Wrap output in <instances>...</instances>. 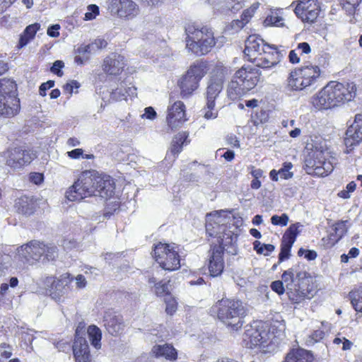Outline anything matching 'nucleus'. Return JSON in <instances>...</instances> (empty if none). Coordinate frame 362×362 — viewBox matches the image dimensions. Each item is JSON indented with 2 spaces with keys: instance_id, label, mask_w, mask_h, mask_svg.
Wrapping results in <instances>:
<instances>
[{
  "instance_id": "1",
  "label": "nucleus",
  "mask_w": 362,
  "mask_h": 362,
  "mask_svg": "<svg viewBox=\"0 0 362 362\" xmlns=\"http://www.w3.org/2000/svg\"><path fill=\"white\" fill-rule=\"evenodd\" d=\"M302 267L303 265L300 263L293 265L284 272L281 281H274L270 286L272 291L279 295L286 292L293 304H299L314 296L313 279Z\"/></svg>"
},
{
  "instance_id": "2",
  "label": "nucleus",
  "mask_w": 362,
  "mask_h": 362,
  "mask_svg": "<svg viewBox=\"0 0 362 362\" xmlns=\"http://www.w3.org/2000/svg\"><path fill=\"white\" fill-rule=\"evenodd\" d=\"M186 34V47L197 55L209 53L216 45L214 33L210 28H199L194 23H187L185 26Z\"/></svg>"
},
{
  "instance_id": "3",
  "label": "nucleus",
  "mask_w": 362,
  "mask_h": 362,
  "mask_svg": "<svg viewBox=\"0 0 362 362\" xmlns=\"http://www.w3.org/2000/svg\"><path fill=\"white\" fill-rule=\"evenodd\" d=\"M247 310L241 300L229 298L218 300L212 308V311L217 313L218 319L233 330L242 327Z\"/></svg>"
},
{
  "instance_id": "4",
  "label": "nucleus",
  "mask_w": 362,
  "mask_h": 362,
  "mask_svg": "<svg viewBox=\"0 0 362 362\" xmlns=\"http://www.w3.org/2000/svg\"><path fill=\"white\" fill-rule=\"evenodd\" d=\"M260 73L250 65L243 66L234 74L227 88L228 96L233 100L240 98L257 84Z\"/></svg>"
},
{
  "instance_id": "5",
  "label": "nucleus",
  "mask_w": 362,
  "mask_h": 362,
  "mask_svg": "<svg viewBox=\"0 0 362 362\" xmlns=\"http://www.w3.org/2000/svg\"><path fill=\"white\" fill-rule=\"evenodd\" d=\"M225 78L226 71L223 69L217 68L213 71L206 88V105L202 109L204 117L206 119H214L218 117L215 100L223 89Z\"/></svg>"
},
{
  "instance_id": "6",
  "label": "nucleus",
  "mask_w": 362,
  "mask_h": 362,
  "mask_svg": "<svg viewBox=\"0 0 362 362\" xmlns=\"http://www.w3.org/2000/svg\"><path fill=\"white\" fill-rule=\"evenodd\" d=\"M16 90V84L13 81L0 79V116L11 117L18 113L20 101Z\"/></svg>"
},
{
  "instance_id": "7",
  "label": "nucleus",
  "mask_w": 362,
  "mask_h": 362,
  "mask_svg": "<svg viewBox=\"0 0 362 362\" xmlns=\"http://www.w3.org/2000/svg\"><path fill=\"white\" fill-rule=\"evenodd\" d=\"M153 257L165 270L175 271L181 266L178 252L166 243H159L155 246Z\"/></svg>"
},
{
  "instance_id": "8",
  "label": "nucleus",
  "mask_w": 362,
  "mask_h": 362,
  "mask_svg": "<svg viewBox=\"0 0 362 362\" xmlns=\"http://www.w3.org/2000/svg\"><path fill=\"white\" fill-rule=\"evenodd\" d=\"M114 180L108 175L92 170V197L107 200L115 193Z\"/></svg>"
},
{
  "instance_id": "9",
  "label": "nucleus",
  "mask_w": 362,
  "mask_h": 362,
  "mask_svg": "<svg viewBox=\"0 0 362 362\" xmlns=\"http://www.w3.org/2000/svg\"><path fill=\"white\" fill-rule=\"evenodd\" d=\"M202 64H194L178 82L181 95L187 97L198 87L199 81L204 76L205 71Z\"/></svg>"
},
{
  "instance_id": "10",
  "label": "nucleus",
  "mask_w": 362,
  "mask_h": 362,
  "mask_svg": "<svg viewBox=\"0 0 362 362\" xmlns=\"http://www.w3.org/2000/svg\"><path fill=\"white\" fill-rule=\"evenodd\" d=\"M327 90V97L330 98L333 107L351 100L356 95L354 85L346 86L341 83L330 82L325 86Z\"/></svg>"
},
{
  "instance_id": "11",
  "label": "nucleus",
  "mask_w": 362,
  "mask_h": 362,
  "mask_svg": "<svg viewBox=\"0 0 362 362\" xmlns=\"http://www.w3.org/2000/svg\"><path fill=\"white\" fill-rule=\"evenodd\" d=\"M35 157L33 153L21 147L9 148L1 155L6 165L13 169H20L30 163Z\"/></svg>"
},
{
  "instance_id": "12",
  "label": "nucleus",
  "mask_w": 362,
  "mask_h": 362,
  "mask_svg": "<svg viewBox=\"0 0 362 362\" xmlns=\"http://www.w3.org/2000/svg\"><path fill=\"white\" fill-rule=\"evenodd\" d=\"M90 170H84L79 175L77 181L66 192V198L71 202L81 201L90 197Z\"/></svg>"
},
{
  "instance_id": "13",
  "label": "nucleus",
  "mask_w": 362,
  "mask_h": 362,
  "mask_svg": "<svg viewBox=\"0 0 362 362\" xmlns=\"http://www.w3.org/2000/svg\"><path fill=\"white\" fill-rule=\"evenodd\" d=\"M108 9L112 15L126 20L134 18L140 11L138 4L132 0H110Z\"/></svg>"
},
{
  "instance_id": "14",
  "label": "nucleus",
  "mask_w": 362,
  "mask_h": 362,
  "mask_svg": "<svg viewBox=\"0 0 362 362\" xmlns=\"http://www.w3.org/2000/svg\"><path fill=\"white\" fill-rule=\"evenodd\" d=\"M85 323H78L75 334L73 345V352L76 362H90V350L86 339L83 337L85 334Z\"/></svg>"
},
{
  "instance_id": "15",
  "label": "nucleus",
  "mask_w": 362,
  "mask_h": 362,
  "mask_svg": "<svg viewBox=\"0 0 362 362\" xmlns=\"http://www.w3.org/2000/svg\"><path fill=\"white\" fill-rule=\"evenodd\" d=\"M269 340L270 334L262 325L261 326L252 325L245 332L244 341L250 349L257 346L264 348L267 346Z\"/></svg>"
},
{
  "instance_id": "16",
  "label": "nucleus",
  "mask_w": 362,
  "mask_h": 362,
  "mask_svg": "<svg viewBox=\"0 0 362 362\" xmlns=\"http://www.w3.org/2000/svg\"><path fill=\"white\" fill-rule=\"evenodd\" d=\"M46 250V245L37 240H31L28 244L21 246L18 249V257L22 261L33 264V261H40Z\"/></svg>"
},
{
  "instance_id": "17",
  "label": "nucleus",
  "mask_w": 362,
  "mask_h": 362,
  "mask_svg": "<svg viewBox=\"0 0 362 362\" xmlns=\"http://www.w3.org/2000/svg\"><path fill=\"white\" fill-rule=\"evenodd\" d=\"M73 280L69 274L62 276L60 279L55 280L54 276H47L45 279V286L49 291L51 297L56 300H59L68 290V284Z\"/></svg>"
},
{
  "instance_id": "18",
  "label": "nucleus",
  "mask_w": 362,
  "mask_h": 362,
  "mask_svg": "<svg viewBox=\"0 0 362 362\" xmlns=\"http://www.w3.org/2000/svg\"><path fill=\"white\" fill-rule=\"evenodd\" d=\"M320 7L317 0L301 1L295 8L294 12L303 21L313 23L318 17Z\"/></svg>"
},
{
  "instance_id": "19",
  "label": "nucleus",
  "mask_w": 362,
  "mask_h": 362,
  "mask_svg": "<svg viewBox=\"0 0 362 362\" xmlns=\"http://www.w3.org/2000/svg\"><path fill=\"white\" fill-rule=\"evenodd\" d=\"M186 120L185 105L182 101H175L168 106L166 121L172 130L180 128Z\"/></svg>"
},
{
  "instance_id": "20",
  "label": "nucleus",
  "mask_w": 362,
  "mask_h": 362,
  "mask_svg": "<svg viewBox=\"0 0 362 362\" xmlns=\"http://www.w3.org/2000/svg\"><path fill=\"white\" fill-rule=\"evenodd\" d=\"M362 141V113L355 115L354 122L348 127L344 138L346 148H353Z\"/></svg>"
},
{
  "instance_id": "21",
  "label": "nucleus",
  "mask_w": 362,
  "mask_h": 362,
  "mask_svg": "<svg viewBox=\"0 0 362 362\" xmlns=\"http://www.w3.org/2000/svg\"><path fill=\"white\" fill-rule=\"evenodd\" d=\"M275 48L264 43L263 39L252 35H250L245 41V48L244 53L249 58V60H253L255 57L261 56L262 53L266 52L267 49H274Z\"/></svg>"
},
{
  "instance_id": "22",
  "label": "nucleus",
  "mask_w": 362,
  "mask_h": 362,
  "mask_svg": "<svg viewBox=\"0 0 362 362\" xmlns=\"http://www.w3.org/2000/svg\"><path fill=\"white\" fill-rule=\"evenodd\" d=\"M227 230L225 218L216 214L207 215L206 231L209 236L218 238Z\"/></svg>"
},
{
  "instance_id": "23",
  "label": "nucleus",
  "mask_w": 362,
  "mask_h": 362,
  "mask_svg": "<svg viewBox=\"0 0 362 362\" xmlns=\"http://www.w3.org/2000/svg\"><path fill=\"white\" fill-rule=\"evenodd\" d=\"M124 57L117 53H111L103 62V69L110 75H118L125 66Z\"/></svg>"
},
{
  "instance_id": "24",
  "label": "nucleus",
  "mask_w": 362,
  "mask_h": 362,
  "mask_svg": "<svg viewBox=\"0 0 362 362\" xmlns=\"http://www.w3.org/2000/svg\"><path fill=\"white\" fill-rule=\"evenodd\" d=\"M103 321L107 331L112 335L119 334L124 327L122 316L113 310L105 312Z\"/></svg>"
},
{
  "instance_id": "25",
  "label": "nucleus",
  "mask_w": 362,
  "mask_h": 362,
  "mask_svg": "<svg viewBox=\"0 0 362 362\" xmlns=\"http://www.w3.org/2000/svg\"><path fill=\"white\" fill-rule=\"evenodd\" d=\"M14 207L17 213L29 217L35 213L39 205L33 197L22 196L16 199Z\"/></svg>"
},
{
  "instance_id": "26",
  "label": "nucleus",
  "mask_w": 362,
  "mask_h": 362,
  "mask_svg": "<svg viewBox=\"0 0 362 362\" xmlns=\"http://www.w3.org/2000/svg\"><path fill=\"white\" fill-rule=\"evenodd\" d=\"M236 240L237 235H235L231 230L228 229L225 233L218 236V246L215 245L213 248H220L222 250V255L224 251L231 255H236Z\"/></svg>"
},
{
  "instance_id": "27",
  "label": "nucleus",
  "mask_w": 362,
  "mask_h": 362,
  "mask_svg": "<svg viewBox=\"0 0 362 362\" xmlns=\"http://www.w3.org/2000/svg\"><path fill=\"white\" fill-rule=\"evenodd\" d=\"M210 252L209 270L211 276H218L222 273L224 267L222 250L220 248H213Z\"/></svg>"
},
{
  "instance_id": "28",
  "label": "nucleus",
  "mask_w": 362,
  "mask_h": 362,
  "mask_svg": "<svg viewBox=\"0 0 362 362\" xmlns=\"http://www.w3.org/2000/svg\"><path fill=\"white\" fill-rule=\"evenodd\" d=\"M267 49L266 52L262 53L261 56L253 58V62L256 64V66L263 69L269 68L276 64L278 62L279 52L277 51H270Z\"/></svg>"
},
{
  "instance_id": "29",
  "label": "nucleus",
  "mask_w": 362,
  "mask_h": 362,
  "mask_svg": "<svg viewBox=\"0 0 362 362\" xmlns=\"http://www.w3.org/2000/svg\"><path fill=\"white\" fill-rule=\"evenodd\" d=\"M298 70L305 81L304 84L308 86L314 85L320 76V70L317 66H307Z\"/></svg>"
},
{
  "instance_id": "30",
  "label": "nucleus",
  "mask_w": 362,
  "mask_h": 362,
  "mask_svg": "<svg viewBox=\"0 0 362 362\" xmlns=\"http://www.w3.org/2000/svg\"><path fill=\"white\" fill-rule=\"evenodd\" d=\"M152 352L156 357H164L170 361L176 360L177 356L175 349L168 344L153 346Z\"/></svg>"
},
{
  "instance_id": "31",
  "label": "nucleus",
  "mask_w": 362,
  "mask_h": 362,
  "mask_svg": "<svg viewBox=\"0 0 362 362\" xmlns=\"http://www.w3.org/2000/svg\"><path fill=\"white\" fill-rule=\"evenodd\" d=\"M327 90L324 87L316 95L312 98L311 103L315 108L321 110L334 107L330 101V98L326 96Z\"/></svg>"
},
{
  "instance_id": "32",
  "label": "nucleus",
  "mask_w": 362,
  "mask_h": 362,
  "mask_svg": "<svg viewBox=\"0 0 362 362\" xmlns=\"http://www.w3.org/2000/svg\"><path fill=\"white\" fill-rule=\"evenodd\" d=\"M282 362H310V356L305 349H292L286 354Z\"/></svg>"
},
{
  "instance_id": "33",
  "label": "nucleus",
  "mask_w": 362,
  "mask_h": 362,
  "mask_svg": "<svg viewBox=\"0 0 362 362\" xmlns=\"http://www.w3.org/2000/svg\"><path fill=\"white\" fill-rule=\"evenodd\" d=\"M40 28V24L37 23L28 25L20 36L18 48H22L27 45L35 37L36 33Z\"/></svg>"
},
{
  "instance_id": "34",
  "label": "nucleus",
  "mask_w": 362,
  "mask_h": 362,
  "mask_svg": "<svg viewBox=\"0 0 362 362\" xmlns=\"http://www.w3.org/2000/svg\"><path fill=\"white\" fill-rule=\"evenodd\" d=\"M298 70H295L290 74L288 78V87L292 90H301L307 87V84H304V79L301 78Z\"/></svg>"
},
{
  "instance_id": "35",
  "label": "nucleus",
  "mask_w": 362,
  "mask_h": 362,
  "mask_svg": "<svg viewBox=\"0 0 362 362\" xmlns=\"http://www.w3.org/2000/svg\"><path fill=\"white\" fill-rule=\"evenodd\" d=\"M189 134L186 132H181L176 134L173 139L170 147V153L173 156L177 155L182 148L185 144H187V139Z\"/></svg>"
},
{
  "instance_id": "36",
  "label": "nucleus",
  "mask_w": 362,
  "mask_h": 362,
  "mask_svg": "<svg viewBox=\"0 0 362 362\" xmlns=\"http://www.w3.org/2000/svg\"><path fill=\"white\" fill-rule=\"evenodd\" d=\"M325 159L324 153L322 151H315L313 152L312 157L305 160L306 166L312 168L314 173L316 174L317 167H321L323 160Z\"/></svg>"
},
{
  "instance_id": "37",
  "label": "nucleus",
  "mask_w": 362,
  "mask_h": 362,
  "mask_svg": "<svg viewBox=\"0 0 362 362\" xmlns=\"http://www.w3.org/2000/svg\"><path fill=\"white\" fill-rule=\"evenodd\" d=\"M89 49V45H81L77 48L74 58L77 64L82 65L88 61L90 53Z\"/></svg>"
},
{
  "instance_id": "38",
  "label": "nucleus",
  "mask_w": 362,
  "mask_h": 362,
  "mask_svg": "<svg viewBox=\"0 0 362 362\" xmlns=\"http://www.w3.org/2000/svg\"><path fill=\"white\" fill-rule=\"evenodd\" d=\"M349 296L354 309L358 312H362V283L358 289L349 293Z\"/></svg>"
},
{
  "instance_id": "39",
  "label": "nucleus",
  "mask_w": 362,
  "mask_h": 362,
  "mask_svg": "<svg viewBox=\"0 0 362 362\" xmlns=\"http://www.w3.org/2000/svg\"><path fill=\"white\" fill-rule=\"evenodd\" d=\"M136 90V88L130 87L125 92H123L122 88H117L110 93V99L113 101L127 100V95H133Z\"/></svg>"
},
{
  "instance_id": "40",
  "label": "nucleus",
  "mask_w": 362,
  "mask_h": 362,
  "mask_svg": "<svg viewBox=\"0 0 362 362\" xmlns=\"http://www.w3.org/2000/svg\"><path fill=\"white\" fill-rule=\"evenodd\" d=\"M302 226L300 223L291 224L284 235L283 240H286L291 243H294L296 236L300 233L298 228Z\"/></svg>"
},
{
  "instance_id": "41",
  "label": "nucleus",
  "mask_w": 362,
  "mask_h": 362,
  "mask_svg": "<svg viewBox=\"0 0 362 362\" xmlns=\"http://www.w3.org/2000/svg\"><path fill=\"white\" fill-rule=\"evenodd\" d=\"M169 283L170 281H160L158 283L155 284V293L157 296L164 297L165 298L168 295H171L169 290Z\"/></svg>"
},
{
  "instance_id": "42",
  "label": "nucleus",
  "mask_w": 362,
  "mask_h": 362,
  "mask_svg": "<svg viewBox=\"0 0 362 362\" xmlns=\"http://www.w3.org/2000/svg\"><path fill=\"white\" fill-rule=\"evenodd\" d=\"M293 243L287 241L286 240H282L281 245V251L279 255V262H281L285 259H287L290 257V252Z\"/></svg>"
},
{
  "instance_id": "43",
  "label": "nucleus",
  "mask_w": 362,
  "mask_h": 362,
  "mask_svg": "<svg viewBox=\"0 0 362 362\" xmlns=\"http://www.w3.org/2000/svg\"><path fill=\"white\" fill-rule=\"evenodd\" d=\"M58 257V249L55 245L49 244L46 245V250L42 259V262L53 261Z\"/></svg>"
},
{
  "instance_id": "44",
  "label": "nucleus",
  "mask_w": 362,
  "mask_h": 362,
  "mask_svg": "<svg viewBox=\"0 0 362 362\" xmlns=\"http://www.w3.org/2000/svg\"><path fill=\"white\" fill-rule=\"evenodd\" d=\"M102 332L95 325H92V346L96 349L101 348Z\"/></svg>"
},
{
  "instance_id": "45",
  "label": "nucleus",
  "mask_w": 362,
  "mask_h": 362,
  "mask_svg": "<svg viewBox=\"0 0 362 362\" xmlns=\"http://www.w3.org/2000/svg\"><path fill=\"white\" fill-rule=\"evenodd\" d=\"M164 301L166 304L165 312L170 315H173L177 310V303L175 299L171 296L168 295Z\"/></svg>"
},
{
  "instance_id": "46",
  "label": "nucleus",
  "mask_w": 362,
  "mask_h": 362,
  "mask_svg": "<svg viewBox=\"0 0 362 362\" xmlns=\"http://www.w3.org/2000/svg\"><path fill=\"white\" fill-rule=\"evenodd\" d=\"M283 18L282 17L278 16L276 13H272L269 15L265 20L264 21V25L265 26L269 25H275V26H281L283 25Z\"/></svg>"
},
{
  "instance_id": "47",
  "label": "nucleus",
  "mask_w": 362,
  "mask_h": 362,
  "mask_svg": "<svg viewBox=\"0 0 362 362\" xmlns=\"http://www.w3.org/2000/svg\"><path fill=\"white\" fill-rule=\"evenodd\" d=\"M347 223L348 221H341L334 224V230L336 235L339 239L341 238L342 236L347 232Z\"/></svg>"
},
{
  "instance_id": "48",
  "label": "nucleus",
  "mask_w": 362,
  "mask_h": 362,
  "mask_svg": "<svg viewBox=\"0 0 362 362\" xmlns=\"http://www.w3.org/2000/svg\"><path fill=\"white\" fill-rule=\"evenodd\" d=\"M288 221L289 218L286 214H282L281 216L274 215L271 218V223L274 226H286Z\"/></svg>"
},
{
  "instance_id": "49",
  "label": "nucleus",
  "mask_w": 362,
  "mask_h": 362,
  "mask_svg": "<svg viewBox=\"0 0 362 362\" xmlns=\"http://www.w3.org/2000/svg\"><path fill=\"white\" fill-rule=\"evenodd\" d=\"M321 167H317V170L316 171V174L321 176H327L329 173H330L333 170V165L329 161H326L325 158L323 160V163Z\"/></svg>"
},
{
  "instance_id": "50",
  "label": "nucleus",
  "mask_w": 362,
  "mask_h": 362,
  "mask_svg": "<svg viewBox=\"0 0 362 362\" xmlns=\"http://www.w3.org/2000/svg\"><path fill=\"white\" fill-rule=\"evenodd\" d=\"M325 337V332L322 330H315L311 335H310L307 340L306 344L308 346H312L315 343L320 341Z\"/></svg>"
},
{
  "instance_id": "51",
  "label": "nucleus",
  "mask_w": 362,
  "mask_h": 362,
  "mask_svg": "<svg viewBox=\"0 0 362 362\" xmlns=\"http://www.w3.org/2000/svg\"><path fill=\"white\" fill-rule=\"evenodd\" d=\"M293 165L291 163H285L283 168L278 170V173L281 178L289 179L293 177V173L290 171Z\"/></svg>"
},
{
  "instance_id": "52",
  "label": "nucleus",
  "mask_w": 362,
  "mask_h": 362,
  "mask_svg": "<svg viewBox=\"0 0 362 362\" xmlns=\"http://www.w3.org/2000/svg\"><path fill=\"white\" fill-rule=\"evenodd\" d=\"M259 4V3H255V4H252L249 8L243 11V14L241 15V18H243L244 21H245L246 22L248 23L250 21V18L254 15L256 10L257 9Z\"/></svg>"
},
{
  "instance_id": "53",
  "label": "nucleus",
  "mask_w": 362,
  "mask_h": 362,
  "mask_svg": "<svg viewBox=\"0 0 362 362\" xmlns=\"http://www.w3.org/2000/svg\"><path fill=\"white\" fill-rule=\"evenodd\" d=\"M13 348L9 344L2 343L0 344V356L4 358H9L12 356Z\"/></svg>"
},
{
  "instance_id": "54",
  "label": "nucleus",
  "mask_w": 362,
  "mask_h": 362,
  "mask_svg": "<svg viewBox=\"0 0 362 362\" xmlns=\"http://www.w3.org/2000/svg\"><path fill=\"white\" fill-rule=\"evenodd\" d=\"M64 66V63L61 60H57L53 63V65L50 68L51 72L61 77L64 73L62 69Z\"/></svg>"
},
{
  "instance_id": "55",
  "label": "nucleus",
  "mask_w": 362,
  "mask_h": 362,
  "mask_svg": "<svg viewBox=\"0 0 362 362\" xmlns=\"http://www.w3.org/2000/svg\"><path fill=\"white\" fill-rule=\"evenodd\" d=\"M298 256H302L304 255L305 258L308 260H314L316 259L317 255L315 250H305L303 248H300L298 251Z\"/></svg>"
},
{
  "instance_id": "56",
  "label": "nucleus",
  "mask_w": 362,
  "mask_h": 362,
  "mask_svg": "<svg viewBox=\"0 0 362 362\" xmlns=\"http://www.w3.org/2000/svg\"><path fill=\"white\" fill-rule=\"evenodd\" d=\"M67 155L69 158L72 159H77L80 156H82L83 158L90 159V155L86 154L85 156H83V151L81 148H76L71 151H68Z\"/></svg>"
},
{
  "instance_id": "57",
  "label": "nucleus",
  "mask_w": 362,
  "mask_h": 362,
  "mask_svg": "<svg viewBox=\"0 0 362 362\" xmlns=\"http://www.w3.org/2000/svg\"><path fill=\"white\" fill-rule=\"evenodd\" d=\"M54 86V81L49 80L45 83H42L39 88V93L42 96L46 95V91L52 88Z\"/></svg>"
},
{
  "instance_id": "58",
  "label": "nucleus",
  "mask_w": 362,
  "mask_h": 362,
  "mask_svg": "<svg viewBox=\"0 0 362 362\" xmlns=\"http://www.w3.org/2000/svg\"><path fill=\"white\" fill-rule=\"evenodd\" d=\"M29 180L35 185H40L44 180L43 174L40 173H31L29 175Z\"/></svg>"
},
{
  "instance_id": "59",
  "label": "nucleus",
  "mask_w": 362,
  "mask_h": 362,
  "mask_svg": "<svg viewBox=\"0 0 362 362\" xmlns=\"http://www.w3.org/2000/svg\"><path fill=\"white\" fill-rule=\"evenodd\" d=\"M226 141L228 145L231 146L232 147L239 148L240 147V141L238 137L234 134H228L226 137Z\"/></svg>"
},
{
  "instance_id": "60",
  "label": "nucleus",
  "mask_w": 362,
  "mask_h": 362,
  "mask_svg": "<svg viewBox=\"0 0 362 362\" xmlns=\"http://www.w3.org/2000/svg\"><path fill=\"white\" fill-rule=\"evenodd\" d=\"M118 203L115 202L112 204L110 210H109L108 209H105L103 218H101V217L100 216L98 218V221H103L105 218L110 217L113 214V211H115L118 209Z\"/></svg>"
},
{
  "instance_id": "61",
  "label": "nucleus",
  "mask_w": 362,
  "mask_h": 362,
  "mask_svg": "<svg viewBox=\"0 0 362 362\" xmlns=\"http://www.w3.org/2000/svg\"><path fill=\"white\" fill-rule=\"evenodd\" d=\"M247 22L243 20V18H241L240 20H234L231 22L230 26L233 30L235 31H238L241 28H243Z\"/></svg>"
},
{
  "instance_id": "62",
  "label": "nucleus",
  "mask_w": 362,
  "mask_h": 362,
  "mask_svg": "<svg viewBox=\"0 0 362 362\" xmlns=\"http://www.w3.org/2000/svg\"><path fill=\"white\" fill-rule=\"evenodd\" d=\"M156 117V112L152 107H146L144 113L141 115L142 118H146L148 119H153Z\"/></svg>"
},
{
  "instance_id": "63",
  "label": "nucleus",
  "mask_w": 362,
  "mask_h": 362,
  "mask_svg": "<svg viewBox=\"0 0 362 362\" xmlns=\"http://www.w3.org/2000/svg\"><path fill=\"white\" fill-rule=\"evenodd\" d=\"M93 45H94L97 49H102L107 47V42L103 37H98L92 42V46Z\"/></svg>"
},
{
  "instance_id": "64",
  "label": "nucleus",
  "mask_w": 362,
  "mask_h": 362,
  "mask_svg": "<svg viewBox=\"0 0 362 362\" xmlns=\"http://www.w3.org/2000/svg\"><path fill=\"white\" fill-rule=\"evenodd\" d=\"M60 29V25L59 24H54L51 25L47 29V35L52 37H56L59 35V30Z\"/></svg>"
}]
</instances>
